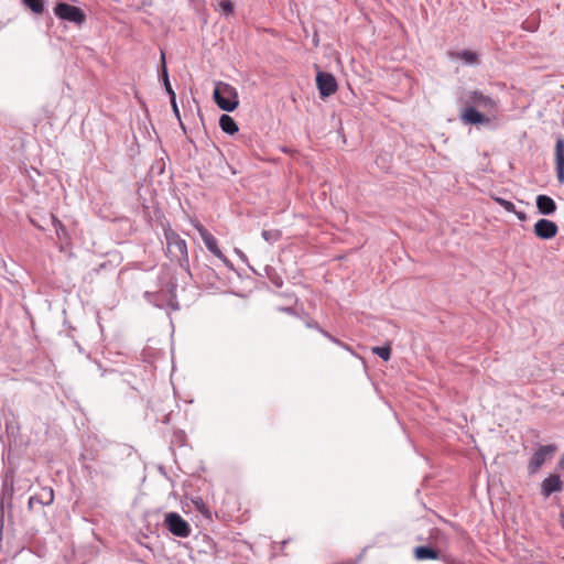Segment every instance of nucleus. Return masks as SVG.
I'll return each mask as SVG.
<instances>
[{"label": "nucleus", "instance_id": "obj_1", "mask_svg": "<svg viewBox=\"0 0 564 564\" xmlns=\"http://www.w3.org/2000/svg\"><path fill=\"white\" fill-rule=\"evenodd\" d=\"M164 238L166 241V249L172 258H176L180 261L182 268L188 267V253L187 245L184 239L175 232L167 224L164 227Z\"/></svg>", "mask_w": 564, "mask_h": 564}, {"label": "nucleus", "instance_id": "obj_2", "mask_svg": "<svg viewBox=\"0 0 564 564\" xmlns=\"http://www.w3.org/2000/svg\"><path fill=\"white\" fill-rule=\"evenodd\" d=\"M216 105L225 111H234L238 105V93L235 87L227 83L218 82L213 93Z\"/></svg>", "mask_w": 564, "mask_h": 564}, {"label": "nucleus", "instance_id": "obj_3", "mask_svg": "<svg viewBox=\"0 0 564 564\" xmlns=\"http://www.w3.org/2000/svg\"><path fill=\"white\" fill-rule=\"evenodd\" d=\"M459 102L467 107L480 108L484 110H494L496 101L480 90H464L459 96Z\"/></svg>", "mask_w": 564, "mask_h": 564}, {"label": "nucleus", "instance_id": "obj_4", "mask_svg": "<svg viewBox=\"0 0 564 564\" xmlns=\"http://www.w3.org/2000/svg\"><path fill=\"white\" fill-rule=\"evenodd\" d=\"M53 11L58 19L73 22L75 24H82L86 19V15L80 8L68 4L66 2L56 3Z\"/></svg>", "mask_w": 564, "mask_h": 564}, {"label": "nucleus", "instance_id": "obj_5", "mask_svg": "<svg viewBox=\"0 0 564 564\" xmlns=\"http://www.w3.org/2000/svg\"><path fill=\"white\" fill-rule=\"evenodd\" d=\"M164 525L175 536L187 538L191 535V527L177 512H167L164 517Z\"/></svg>", "mask_w": 564, "mask_h": 564}, {"label": "nucleus", "instance_id": "obj_6", "mask_svg": "<svg viewBox=\"0 0 564 564\" xmlns=\"http://www.w3.org/2000/svg\"><path fill=\"white\" fill-rule=\"evenodd\" d=\"M556 452L555 445H543L540 446L532 455L529 465L528 470L529 474H535L543 465L544 463L553 456V454Z\"/></svg>", "mask_w": 564, "mask_h": 564}, {"label": "nucleus", "instance_id": "obj_7", "mask_svg": "<svg viewBox=\"0 0 564 564\" xmlns=\"http://www.w3.org/2000/svg\"><path fill=\"white\" fill-rule=\"evenodd\" d=\"M316 86L322 98L332 96L338 88L334 75L326 72H317Z\"/></svg>", "mask_w": 564, "mask_h": 564}, {"label": "nucleus", "instance_id": "obj_8", "mask_svg": "<svg viewBox=\"0 0 564 564\" xmlns=\"http://www.w3.org/2000/svg\"><path fill=\"white\" fill-rule=\"evenodd\" d=\"M195 228L197 229L208 251H210L215 257L220 259L223 262L227 263V258L218 248L216 238L200 224L195 225Z\"/></svg>", "mask_w": 564, "mask_h": 564}, {"label": "nucleus", "instance_id": "obj_9", "mask_svg": "<svg viewBox=\"0 0 564 564\" xmlns=\"http://www.w3.org/2000/svg\"><path fill=\"white\" fill-rule=\"evenodd\" d=\"M558 232L557 225L546 218H541L534 224V234L540 239L549 240L554 238Z\"/></svg>", "mask_w": 564, "mask_h": 564}, {"label": "nucleus", "instance_id": "obj_10", "mask_svg": "<svg viewBox=\"0 0 564 564\" xmlns=\"http://www.w3.org/2000/svg\"><path fill=\"white\" fill-rule=\"evenodd\" d=\"M459 118L465 124L478 126V124H487L490 122V119L488 117L484 116L482 113H480L477 110V108L467 107V106H465V108L460 111Z\"/></svg>", "mask_w": 564, "mask_h": 564}, {"label": "nucleus", "instance_id": "obj_11", "mask_svg": "<svg viewBox=\"0 0 564 564\" xmlns=\"http://www.w3.org/2000/svg\"><path fill=\"white\" fill-rule=\"evenodd\" d=\"M555 169L560 184H564V140L558 137L555 143Z\"/></svg>", "mask_w": 564, "mask_h": 564}, {"label": "nucleus", "instance_id": "obj_12", "mask_svg": "<svg viewBox=\"0 0 564 564\" xmlns=\"http://www.w3.org/2000/svg\"><path fill=\"white\" fill-rule=\"evenodd\" d=\"M563 482L558 475H550L541 484V494L544 497H550L552 494L561 491Z\"/></svg>", "mask_w": 564, "mask_h": 564}, {"label": "nucleus", "instance_id": "obj_13", "mask_svg": "<svg viewBox=\"0 0 564 564\" xmlns=\"http://www.w3.org/2000/svg\"><path fill=\"white\" fill-rule=\"evenodd\" d=\"M54 501V491L50 487H44L40 492L35 494L29 499V507L33 508L35 503L41 506H48Z\"/></svg>", "mask_w": 564, "mask_h": 564}, {"label": "nucleus", "instance_id": "obj_14", "mask_svg": "<svg viewBox=\"0 0 564 564\" xmlns=\"http://www.w3.org/2000/svg\"><path fill=\"white\" fill-rule=\"evenodd\" d=\"M536 208L542 215H553L556 212V203L547 195L541 194L535 199Z\"/></svg>", "mask_w": 564, "mask_h": 564}, {"label": "nucleus", "instance_id": "obj_15", "mask_svg": "<svg viewBox=\"0 0 564 564\" xmlns=\"http://www.w3.org/2000/svg\"><path fill=\"white\" fill-rule=\"evenodd\" d=\"M414 556L419 561H425V560H437L440 558V554L436 550L430 547V546H417L414 549Z\"/></svg>", "mask_w": 564, "mask_h": 564}, {"label": "nucleus", "instance_id": "obj_16", "mask_svg": "<svg viewBox=\"0 0 564 564\" xmlns=\"http://www.w3.org/2000/svg\"><path fill=\"white\" fill-rule=\"evenodd\" d=\"M449 56L453 59L463 61L466 65H475L478 62V55L475 52L468 50H464L460 52H451Z\"/></svg>", "mask_w": 564, "mask_h": 564}, {"label": "nucleus", "instance_id": "obj_17", "mask_svg": "<svg viewBox=\"0 0 564 564\" xmlns=\"http://www.w3.org/2000/svg\"><path fill=\"white\" fill-rule=\"evenodd\" d=\"M219 127L225 133L235 134L238 131V124L229 115H221L219 118Z\"/></svg>", "mask_w": 564, "mask_h": 564}, {"label": "nucleus", "instance_id": "obj_18", "mask_svg": "<svg viewBox=\"0 0 564 564\" xmlns=\"http://www.w3.org/2000/svg\"><path fill=\"white\" fill-rule=\"evenodd\" d=\"M162 56V79H163V84H164V87H165V90L166 93L169 94L170 98H172L173 96H175V93L170 84V80H169V74H167V69H166V66H165V55L164 53L162 52L161 54Z\"/></svg>", "mask_w": 564, "mask_h": 564}, {"label": "nucleus", "instance_id": "obj_19", "mask_svg": "<svg viewBox=\"0 0 564 564\" xmlns=\"http://www.w3.org/2000/svg\"><path fill=\"white\" fill-rule=\"evenodd\" d=\"M22 3L36 14L44 12V0H22Z\"/></svg>", "mask_w": 564, "mask_h": 564}, {"label": "nucleus", "instance_id": "obj_20", "mask_svg": "<svg viewBox=\"0 0 564 564\" xmlns=\"http://www.w3.org/2000/svg\"><path fill=\"white\" fill-rule=\"evenodd\" d=\"M262 238L270 245H273L281 238V231L278 229H264L262 230Z\"/></svg>", "mask_w": 564, "mask_h": 564}, {"label": "nucleus", "instance_id": "obj_21", "mask_svg": "<svg viewBox=\"0 0 564 564\" xmlns=\"http://www.w3.org/2000/svg\"><path fill=\"white\" fill-rule=\"evenodd\" d=\"M52 225L55 229V232L59 239L66 236V228L63 223L56 218L54 215L52 216Z\"/></svg>", "mask_w": 564, "mask_h": 564}, {"label": "nucleus", "instance_id": "obj_22", "mask_svg": "<svg viewBox=\"0 0 564 564\" xmlns=\"http://www.w3.org/2000/svg\"><path fill=\"white\" fill-rule=\"evenodd\" d=\"M373 354L379 356L383 360H389L391 356V348L389 346H378L372 348Z\"/></svg>", "mask_w": 564, "mask_h": 564}, {"label": "nucleus", "instance_id": "obj_23", "mask_svg": "<svg viewBox=\"0 0 564 564\" xmlns=\"http://www.w3.org/2000/svg\"><path fill=\"white\" fill-rule=\"evenodd\" d=\"M430 538L435 541L437 544H446L447 538L444 532H442L440 529H432Z\"/></svg>", "mask_w": 564, "mask_h": 564}, {"label": "nucleus", "instance_id": "obj_24", "mask_svg": "<svg viewBox=\"0 0 564 564\" xmlns=\"http://www.w3.org/2000/svg\"><path fill=\"white\" fill-rule=\"evenodd\" d=\"M495 200L508 213H516V206L512 202H509L501 197H496Z\"/></svg>", "mask_w": 564, "mask_h": 564}, {"label": "nucleus", "instance_id": "obj_25", "mask_svg": "<svg viewBox=\"0 0 564 564\" xmlns=\"http://www.w3.org/2000/svg\"><path fill=\"white\" fill-rule=\"evenodd\" d=\"M321 333L326 337L328 338L332 343L345 348L346 350L348 351H351L350 347H348L347 345H345L344 343H341L339 339L333 337L329 333H327L326 330L324 329H321Z\"/></svg>", "mask_w": 564, "mask_h": 564}, {"label": "nucleus", "instance_id": "obj_26", "mask_svg": "<svg viewBox=\"0 0 564 564\" xmlns=\"http://www.w3.org/2000/svg\"><path fill=\"white\" fill-rule=\"evenodd\" d=\"M219 6H220L221 12H224L226 14H230L234 12V4L229 0H223Z\"/></svg>", "mask_w": 564, "mask_h": 564}, {"label": "nucleus", "instance_id": "obj_27", "mask_svg": "<svg viewBox=\"0 0 564 564\" xmlns=\"http://www.w3.org/2000/svg\"><path fill=\"white\" fill-rule=\"evenodd\" d=\"M144 296L145 299L150 302V303H153L155 306L158 307H161L162 306V303L159 301V295L155 294V293H149V292H145L144 293Z\"/></svg>", "mask_w": 564, "mask_h": 564}, {"label": "nucleus", "instance_id": "obj_28", "mask_svg": "<svg viewBox=\"0 0 564 564\" xmlns=\"http://www.w3.org/2000/svg\"><path fill=\"white\" fill-rule=\"evenodd\" d=\"M170 99H171V105H172V108H173V112L176 116V118L180 120L181 116H180V110H178V107H177V104H176V96H173Z\"/></svg>", "mask_w": 564, "mask_h": 564}, {"label": "nucleus", "instance_id": "obj_29", "mask_svg": "<svg viewBox=\"0 0 564 564\" xmlns=\"http://www.w3.org/2000/svg\"><path fill=\"white\" fill-rule=\"evenodd\" d=\"M167 305H169L172 310H174V311H176V310H178V308H180L178 303H177V301H176V299H175V296H174V295H172V296H171V299H169V300H167Z\"/></svg>", "mask_w": 564, "mask_h": 564}, {"label": "nucleus", "instance_id": "obj_30", "mask_svg": "<svg viewBox=\"0 0 564 564\" xmlns=\"http://www.w3.org/2000/svg\"><path fill=\"white\" fill-rule=\"evenodd\" d=\"M443 560L446 564H465L464 562L457 561L448 556H445Z\"/></svg>", "mask_w": 564, "mask_h": 564}, {"label": "nucleus", "instance_id": "obj_31", "mask_svg": "<svg viewBox=\"0 0 564 564\" xmlns=\"http://www.w3.org/2000/svg\"><path fill=\"white\" fill-rule=\"evenodd\" d=\"M513 214L517 216V218H518L519 220H525V219H527V215H525V213H524V212H517V210H516V213H513Z\"/></svg>", "mask_w": 564, "mask_h": 564}, {"label": "nucleus", "instance_id": "obj_32", "mask_svg": "<svg viewBox=\"0 0 564 564\" xmlns=\"http://www.w3.org/2000/svg\"><path fill=\"white\" fill-rule=\"evenodd\" d=\"M307 327H310V328H316V329H318L319 332H321V329H322V328L318 326V324H317V323H307Z\"/></svg>", "mask_w": 564, "mask_h": 564}, {"label": "nucleus", "instance_id": "obj_33", "mask_svg": "<svg viewBox=\"0 0 564 564\" xmlns=\"http://www.w3.org/2000/svg\"><path fill=\"white\" fill-rule=\"evenodd\" d=\"M558 464H560L561 468H563V469H564V455L561 457V459H560V463H558Z\"/></svg>", "mask_w": 564, "mask_h": 564}, {"label": "nucleus", "instance_id": "obj_34", "mask_svg": "<svg viewBox=\"0 0 564 564\" xmlns=\"http://www.w3.org/2000/svg\"><path fill=\"white\" fill-rule=\"evenodd\" d=\"M313 42H314V45H315V46H317V45H318V37H317V35H315V36H314Z\"/></svg>", "mask_w": 564, "mask_h": 564}, {"label": "nucleus", "instance_id": "obj_35", "mask_svg": "<svg viewBox=\"0 0 564 564\" xmlns=\"http://www.w3.org/2000/svg\"><path fill=\"white\" fill-rule=\"evenodd\" d=\"M236 252L240 256V258L245 259L243 252H241L240 250H236Z\"/></svg>", "mask_w": 564, "mask_h": 564}, {"label": "nucleus", "instance_id": "obj_36", "mask_svg": "<svg viewBox=\"0 0 564 564\" xmlns=\"http://www.w3.org/2000/svg\"><path fill=\"white\" fill-rule=\"evenodd\" d=\"M273 283H274L275 285H278V286H281V285H282V282H281V281H279V280H274V281H273Z\"/></svg>", "mask_w": 564, "mask_h": 564}, {"label": "nucleus", "instance_id": "obj_37", "mask_svg": "<svg viewBox=\"0 0 564 564\" xmlns=\"http://www.w3.org/2000/svg\"><path fill=\"white\" fill-rule=\"evenodd\" d=\"M283 311L288 312V313H291L292 312V308L291 307H286V308H283Z\"/></svg>", "mask_w": 564, "mask_h": 564}, {"label": "nucleus", "instance_id": "obj_38", "mask_svg": "<svg viewBox=\"0 0 564 564\" xmlns=\"http://www.w3.org/2000/svg\"><path fill=\"white\" fill-rule=\"evenodd\" d=\"M563 517H564V512H563Z\"/></svg>", "mask_w": 564, "mask_h": 564}]
</instances>
